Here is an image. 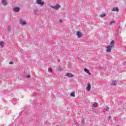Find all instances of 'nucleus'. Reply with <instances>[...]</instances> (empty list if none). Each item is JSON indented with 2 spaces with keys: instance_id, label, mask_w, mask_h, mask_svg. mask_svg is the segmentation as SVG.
Here are the masks:
<instances>
[{
  "instance_id": "2eb2a0df",
  "label": "nucleus",
  "mask_w": 126,
  "mask_h": 126,
  "mask_svg": "<svg viewBox=\"0 0 126 126\" xmlns=\"http://www.w3.org/2000/svg\"><path fill=\"white\" fill-rule=\"evenodd\" d=\"M63 68H62V67H61V66H59L58 68V71H62V70H63Z\"/></svg>"
},
{
  "instance_id": "1a4fd4ad",
  "label": "nucleus",
  "mask_w": 126,
  "mask_h": 126,
  "mask_svg": "<svg viewBox=\"0 0 126 126\" xmlns=\"http://www.w3.org/2000/svg\"><path fill=\"white\" fill-rule=\"evenodd\" d=\"M84 71L85 72H86L87 73H88V74H89V75H91V73L90 72V71H89V70L87 68H85L84 69Z\"/></svg>"
},
{
  "instance_id": "412c9836",
  "label": "nucleus",
  "mask_w": 126,
  "mask_h": 126,
  "mask_svg": "<svg viewBox=\"0 0 126 126\" xmlns=\"http://www.w3.org/2000/svg\"><path fill=\"white\" fill-rule=\"evenodd\" d=\"M116 82H117L116 80L114 81V82L112 83L113 85H116Z\"/></svg>"
},
{
  "instance_id": "4be33fe9",
  "label": "nucleus",
  "mask_w": 126,
  "mask_h": 126,
  "mask_svg": "<svg viewBox=\"0 0 126 126\" xmlns=\"http://www.w3.org/2000/svg\"><path fill=\"white\" fill-rule=\"evenodd\" d=\"M8 31H11V27H9L8 29Z\"/></svg>"
},
{
  "instance_id": "6e6552de",
  "label": "nucleus",
  "mask_w": 126,
  "mask_h": 126,
  "mask_svg": "<svg viewBox=\"0 0 126 126\" xmlns=\"http://www.w3.org/2000/svg\"><path fill=\"white\" fill-rule=\"evenodd\" d=\"M65 76H67V77H73V74L71 73H67L65 74Z\"/></svg>"
},
{
  "instance_id": "393cba45",
  "label": "nucleus",
  "mask_w": 126,
  "mask_h": 126,
  "mask_svg": "<svg viewBox=\"0 0 126 126\" xmlns=\"http://www.w3.org/2000/svg\"><path fill=\"white\" fill-rule=\"evenodd\" d=\"M9 64H13V62H9Z\"/></svg>"
},
{
  "instance_id": "9b49d317",
  "label": "nucleus",
  "mask_w": 126,
  "mask_h": 126,
  "mask_svg": "<svg viewBox=\"0 0 126 126\" xmlns=\"http://www.w3.org/2000/svg\"><path fill=\"white\" fill-rule=\"evenodd\" d=\"M5 43L3 41H0V46L1 48H3L4 47Z\"/></svg>"
},
{
  "instance_id": "f3484780",
  "label": "nucleus",
  "mask_w": 126,
  "mask_h": 126,
  "mask_svg": "<svg viewBox=\"0 0 126 126\" xmlns=\"http://www.w3.org/2000/svg\"><path fill=\"white\" fill-rule=\"evenodd\" d=\"M114 43H115V42H114V40H112V41H111V43H110V45H111V46H114Z\"/></svg>"
},
{
  "instance_id": "9d476101",
  "label": "nucleus",
  "mask_w": 126,
  "mask_h": 126,
  "mask_svg": "<svg viewBox=\"0 0 126 126\" xmlns=\"http://www.w3.org/2000/svg\"><path fill=\"white\" fill-rule=\"evenodd\" d=\"M20 24L21 25H26L27 24V22H26V21H20Z\"/></svg>"
},
{
  "instance_id": "b1692460",
  "label": "nucleus",
  "mask_w": 126,
  "mask_h": 126,
  "mask_svg": "<svg viewBox=\"0 0 126 126\" xmlns=\"http://www.w3.org/2000/svg\"><path fill=\"white\" fill-rule=\"evenodd\" d=\"M59 23H63V20L60 19V20H59Z\"/></svg>"
},
{
  "instance_id": "423d86ee",
  "label": "nucleus",
  "mask_w": 126,
  "mask_h": 126,
  "mask_svg": "<svg viewBox=\"0 0 126 126\" xmlns=\"http://www.w3.org/2000/svg\"><path fill=\"white\" fill-rule=\"evenodd\" d=\"M91 85L89 83H88L87 84V86L86 88V90H87V91H89L90 90H91Z\"/></svg>"
},
{
  "instance_id": "f8f14e48",
  "label": "nucleus",
  "mask_w": 126,
  "mask_h": 126,
  "mask_svg": "<svg viewBox=\"0 0 126 126\" xmlns=\"http://www.w3.org/2000/svg\"><path fill=\"white\" fill-rule=\"evenodd\" d=\"M112 11H117L118 12V11H119V9L118 7H116L112 9Z\"/></svg>"
},
{
  "instance_id": "a878e982",
  "label": "nucleus",
  "mask_w": 126,
  "mask_h": 126,
  "mask_svg": "<svg viewBox=\"0 0 126 126\" xmlns=\"http://www.w3.org/2000/svg\"><path fill=\"white\" fill-rule=\"evenodd\" d=\"M113 23H115V21H112L110 22V25L113 24Z\"/></svg>"
},
{
  "instance_id": "aec40b11",
  "label": "nucleus",
  "mask_w": 126,
  "mask_h": 126,
  "mask_svg": "<svg viewBox=\"0 0 126 126\" xmlns=\"http://www.w3.org/2000/svg\"><path fill=\"white\" fill-rule=\"evenodd\" d=\"M77 36L78 38H79V31L77 32Z\"/></svg>"
},
{
  "instance_id": "f03ea898",
  "label": "nucleus",
  "mask_w": 126,
  "mask_h": 126,
  "mask_svg": "<svg viewBox=\"0 0 126 126\" xmlns=\"http://www.w3.org/2000/svg\"><path fill=\"white\" fill-rule=\"evenodd\" d=\"M1 3L3 6H6V5L8 4V2H7V1H6V0H1Z\"/></svg>"
},
{
  "instance_id": "20e7f679",
  "label": "nucleus",
  "mask_w": 126,
  "mask_h": 126,
  "mask_svg": "<svg viewBox=\"0 0 126 126\" xmlns=\"http://www.w3.org/2000/svg\"><path fill=\"white\" fill-rule=\"evenodd\" d=\"M13 10L15 12H19L20 11V8L19 7H15L13 8Z\"/></svg>"
},
{
  "instance_id": "39448f33",
  "label": "nucleus",
  "mask_w": 126,
  "mask_h": 126,
  "mask_svg": "<svg viewBox=\"0 0 126 126\" xmlns=\"http://www.w3.org/2000/svg\"><path fill=\"white\" fill-rule=\"evenodd\" d=\"M112 48H113V46H107L106 52H107L108 53H111V50H112Z\"/></svg>"
},
{
  "instance_id": "ddd939ff",
  "label": "nucleus",
  "mask_w": 126,
  "mask_h": 126,
  "mask_svg": "<svg viewBox=\"0 0 126 126\" xmlns=\"http://www.w3.org/2000/svg\"><path fill=\"white\" fill-rule=\"evenodd\" d=\"M70 96L71 97H75V92H72L70 94Z\"/></svg>"
},
{
  "instance_id": "a211bd4d",
  "label": "nucleus",
  "mask_w": 126,
  "mask_h": 126,
  "mask_svg": "<svg viewBox=\"0 0 126 126\" xmlns=\"http://www.w3.org/2000/svg\"><path fill=\"white\" fill-rule=\"evenodd\" d=\"M53 71V69H52L51 68H48V72H52Z\"/></svg>"
},
{
  "instance_id": "0eeeda50",
  "label": "nucleus",
  "mask_w": 126,
  "mask_h": 126,
  "mask_svg": "<svg viewBox=\"0 0 126 126\" xmlns=\"http://www.w3.org/2000/svg\"><path fill=\"white\" fill-rule=\"evenodd\" d=\"M33 13L36 15H39V14H40V11H39L38 9H35L33 10Z\"/></svg>"
},
{
  "instance_id": "7ed1b4c3",
  "label": "nucleus",
  "mask_w": 126,
  "mask_h": 126,
  "mask_svg": "<svg viewBox=\"0 0 126 126\" xmlns=\"http://www.w3.org/2000/svg\"><path fill=\"white\" fill-rule=\"evenodd\" d=\"M36 3L37 4H40L41 5H44L45 2H42V0H36Z\"/></svg>"
},
{
  "instance_id": "6ab92c4d",
  "label": "nucleus",
  "mask_w": 126,
  "mask_h": 126,
  "mask_svg": "<svg viewBox=\"0 0 126 126\" xmlns=\"http://www.w3.org/2000/svg\"><path fill=\"white\" fill-rule=\"evenodd\" d=\"M83 36V34L81 32H79V38H81Z\"/></svg>"
},
{
  "instance_id": "4468645a",
  "label": "nucleus",
  "mask_w": 126,
  "mask_h": 126,
  "mask_svg": "<svg viewBox=\"0 0 126 126\" xmlns=\"http://www.w3.org/2000/svg\"><path fill=\"white\" fill-rule=\"evenodd\" d=\"M93 107H94V108H96L98 107V103L94 102V104H93Z\"/></svg>"
},
{
  "instance_id": "dca6fc26",
  "label": "nucleus",
  "mask_w": 126,
  "mask_h": 126,
  "mask_svg": "<svg viewBox=\"0 0 126 126\" xmlns=\"http://www.w3.org/2000/svg\"><path fill=\"white\" fill-rule=\"evenodd\" d=\"M105 16H106V14H105V13L100 14V17H101V18L105 17Z\"/></svg>"
},
{
  "instance_id": "f257e3e1",
  "label": "nucleus",
  "mask_w": 126,
  "mask_h": 126,
  "mask_svg": "<svg viewBox=\"0 0 126 126\" xmlns=\"http://www.w3.org/2000/svg\"><path fill=\"white\" fill-rule=\"evenodd\" d=\"M49 6L55 10H58L59 8H61V5L60 4H57L55 6H52L50 5Z\"/></svg>"
},
{
  "instance_id": "5701e85b",
  "label": "nucleus",
  "mask_w": 126,
  "mask_h": 126,
  "mask_svg": "<svg viewBox=\"0 0 126 126\" xmlns=\"http://www.w3.org/2000/svg\"><path fill=\"white\" fill-rule=\"evenodd\" d=\"M26 78H30L31 77V76L30 75H28L26 76Z\"/></svg>"
}]
</instances>
